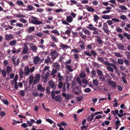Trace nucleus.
Listing matches in <instances>:
<instances>
[{"mask_svg": "<svg viewBox=\"0 0 130 130\" xmlns=\"http://www.w3.org/2000/svg\"><path fill=\"white\" fill-rule=\"evenodd\" d=\"M40 76L39 74L36 75L34 78L32 76H30L29 81V85H30L33 84L34 85L36 83H38L40 81Z\"/></svg>", "mask_w": 130, "mask_h": 130, "instance_id": "obj_1", "label": "nucleus"}, {"mask_svg": "<svg viewBox=\"0 0 130 130\" xmlns=\"http://www.w3.org/2000/svg\"><path fill=\"white\" fill-rule=\"evenodd\" d=\"M104 64L107 66V69L111 72L113 71V69H116V66L115 64L110 63L108 61H106Z\"/></svg>", "mask_w": 130, "mask_h": 130, "instance_id": "obj_2", "label": "nucleus"}, {"mask_svg": "<svg viewBox=\"0 0 130 130\" xmlns=\"http://www.w3.org/2000/svg\"><path fill=\"white\" fill-rule=\"evenodd\" d=\"M32 19L31 21V22L34 24H41L42 22L37 19V18L34 16H32Z\"/></svg>", "mask_w": 130, "mask_h": 130, "instance_id": "obj_3", "label": "nucleus"}, {"mask_svg": "<svg viewBox=\"0 0 130 130\" xmlns=\"http://www.w3.org/2000/svg\"><path fill=\"white\" fill-rule=\"evenodd\" d=\"M33 62L35 65L40 63L41 62H40L39 58L37 56L33 57Z\"/></svg>", "mask_w": 130, "mask_h": 130, "instance_id": "obj_4", "label": "nucleus"}, {"mask_svg": "<svg viewBox=\"0 0 130 130\" xmlns=\"http://www.w3.org/2000/svg\"><path fill=\"white\" fill-rule=\"evenodd\" d=\"M107 26V23H104L103 25V29L104 31L108 34L109 33V31L108 29Z\"/></svg>", "mask_w": 130, "mask_h": 130, "instance_id": "obj_5", "label": "nucleus"}, {"mask_svg": "<svg viewBox=\"0 0 130 130\" xmlns=\"http://www.w3.org/2000/svg\"><path fill=\"white\" fill-rule=\"evenodd\" d=\"M85 6L86 9L88 11L93 12L95 11L94 9L90 6H89L88 5H86Z\"/></svg>", "mask_w": 130, "mask_h": 130, "instance_id": "obj_6", "label": "nucleus"}, {"mask_svg": "<svg viewBox=\"0 0 130 130\" xmlns=\"http://www.w3.org/2000/svg\"><path fill=\"white\" fill-rule=\"evenodd\" d=\"M51 55L52 58L55 59L58 56V54L57 53L56 51H54L51 52Z\"/></svg>", "mask_w": 130, "mask_h": 130, "instance_id": "obj_7", "label": "nucleus"}, {"mask_svg": "<svg viewBox=\"0 0 130 130\" xmlns=\"http://www.w3.org/2000/svg\"><path fill=\"white\" fill-rule=\"evenodd\" d=\"M13 37V36L12 34H6L5 36L6 39L8 40H9L12 39Z\"/></svg>", "mask_w": 130, "mask_h": 130, "instance_id": "obj_8", "label": "nucleus"}, {"mask_svg": "<svg viewBox=\"0 0 130 130\" xmlns=\"http://www.w3.org/2000/svg\"><path fill=\"white\" fill-rule=\"evenodd\" d=\"M52 97V99H55L57 101L60 102L61 100V98L59 95H57L55 96V95H54L53 97Z\"/></svg>", "mask_w": 130, "mask_h": 130, "instance_id": "obj_9", "label": "nucleus"}, {"mask_svg": "<svg viewBox=\"0 0 130 130\" xmlns=\"http://www.w3.org/2000/svg\"><path fill=\"white\" fill-rule=\"evenodd\" d=\"M24 74L26 75H28L30 72L28 66H26L25 67L24 70Z\"/></svg>", "mask_w": 130, "mask_h": 130, "instance_id": "obj_10", "label": "nucleus"}, {"mask_svg": "<svg viewBox=\"0 0 130 130\" xmlns=\"http://www.w3.org/2000/svg\"><path fill=\"white\" fill-rule=\"evenodd\" d=\"M49 85L50 87L53 89L55 88L56 87V85L52 81L49 82Z\"/></svg>", "mask_w": 130, "mask_h": 130, "instance_id": "obj_11", "label": "nucleus"}, {"mask_svg": "<svg viewBox=\"0 0 130 130\" xmlns=\"http://www.w3.org/2000/svg\"><path fill=\"white\" fill-rule=\"evenodd\" d=\"M73 18L71 15L67 16L66 18V21L68 23H71L73 21Z\"/></svg>", "mask_w": 130, "mask_h": 130, "instance_id": "obj_12", "label": "nucleus"}, {"mask_svg": "<svg viewBox=\"0 0 130 130\" xmlns=\"http://www.w3.org/2000/svg\"><path fill=\"white\" fill-rule=\"evenodd\" d=\"M37 89L39 91L43 92L45 90V88L43 87L41 84H39L37 86Z\"/></svg>", "mask_w": 130, "mask_h": 130, "instance_id": "obj_13", "label": "nucleus"}, {"mask_svg": "<svg viewBox=\"0 0 130 130\" xmlns=\"http://www.w3.org/2000/svg\"><path fill=\"white\" fill-rule=\"evenodd\" d=\"M87 28L90 30H96L97 29L96 28L94 27L93 25L91 24H89L88 27Z\"/></svg>", "mask_w": 130, "mask_h": 130, "instance_id": "obj_14", "label": "nucleus"}, {"mask_svg": "<svg viewBox=\"0 0 130 130\" xmlns=\"http://www.w3.org/2000/svg\"><path fill=\"white\" fill-rule=\"evenodd\" d=\"M28 51V47L27 45H25V47L22 52V53L24 54H26L27 52Z\"/></svg>", "mask_w": 130, "mask_h": 130, "instance_id": "obj_15", "label": "nucleus"}, {"mask_svg": "<svg viewBox=\"0 0 130 130\" xmlns=\"http://www.w3.org/2000/svg\"><path fill=\"white\" fill-rule=\"evenodd\" d=\"M27 9H25L26 10L31 11L34 10L35 8L32 6L31 5H28L27 6Z\"/></svg>", "mask_w": 130, "mask_h": 130, "instance_id": "obj_16", "label": "nucleus"}, {"mask_svg": "<svg viewBox=\"0 0 130 130\" xmlns=\"http://www.w3.org/2000/svg\"><path fill=\"white\" fill-rule=\"evenodd\" d=\"M60 46L61 47L63 50H64L69 47V46L64 44H61L60 45Z\"/></svg>", "mask_w": 130, "mask_h": 130, "instance_id": "obj_17", "label": "nucleus"}, {"mask_svg": "<svg viewBox=\"0 0 130 130\" xmlns=\"http://www.w3.org/2000/svg\"><path fill=\"white\" fill-rule=\"evenodd\" d=\"M117 46L118 48L120 50H122L123 51L125 50L123 49L124 46L123 44H118L117 45Z\"/></svg>", "mask_w": 130, "mask_h": 130, "instance_id": "obj_18", "label": "nucleus"}, {"mask_svg": "<svg viewBox=\"0 0 130 130\" xmlns=\"http://www.w3.org/2000/svg\"><path fill=\"white\" fill-rule=\"evenodd\" d=\"M94 116V115H93V113H91L90 115V117L89 116H88L87 120L88 121H91L93 119Z\"/></svg>", "mask_w": 130, "mask_h": 130, "instance_id": "obj_19", "label": "nucleus"}, {"mask_svg": "<svg viewBox=\"0 0 130 130\" xmlns=\"http://www.w3.org/2000/svg\"><path fill=\"white\" fill-rule=\"evenodd\" d=\"M57 72V70L56 69H54L52 70V72L51 73V75L52 76L53 78L55 77V74Z\"/></svg>", "mask_w": 130, "mask_h": 130, "instance_id": "obj_20", "label": "nucleus"}, {"mask_svg": "<svg viewBox=\"0 0 130 130\" xmlns=\"http://www.w3.org/2000/svg\"><path fill=\"white\" fill-rule=\"evenodd\" d=\"M95 37L96 38H97V40L99 44H101L102 43V41L99 36H95Z\"/></svg>", "mask_w": 130, "mask_h": 130, "instance_id": "obj_21", "label": "nucleus"}, {"mask_svg": "<svg viewBox=\"0 0 130 130\" xmlns=\"http://www.w3.org/2000/svg\"><path fill=\"white\" fill-rule=\"evenodd\" d=\"M122 73V79L123 80V81L125 83H127V81L125 78V77H126V75L125 74H124V73Z\"/></svg>", "mask_w": 130, "mask_h": 130, "instance_id": "obj_22", "label": "nucleus"}, {"mask_svg": "<svg viewBox=\"0 0 130 130\" xmlns=\"http://www.w3.org/2000/svg\"><path fill=\"white\" fill-rule=\"evenodd\" d=\"M35 29V28L34 27H31L28 28L27 31L31 33L33 31H34Z\"/></svg>", "mask_w": 130, "mask_h": 130, "instance_id": "obj_23", "label": "nucleus"}, {"mask_svg": "<svg viewBox=\"0 0 130 130\" xmlns=\"http://www.w3.org/2000/svg\"><path fill=\"white\" fill-rule=\"evenodd\" d=\"M33 38V37L32 35H29L27 36L26 38L25 39L27 40H31Z\"/></svg>", "mask_w": 130, "mask_h": 130, "instance_id": "obj_24", "label": "nucleus"}, {"mask_svg": "<svg viewBox=\"0 0 130 130\" xmlns=\"http://www.w3.org/2000/svg\"><path fill=\"white\" fill-rule=\"evenodd\" d=\"M99 19V17L98 15H95L93 16V20L94 22H95L96 23Z\"/></svg>", "mask_w": 130, "mask_h": 130, "instance_id": "obj_25", "label": "nucleus"}, {"mask_svg": "<svg viewBox=\"0 0 130 130\" xmlns=\"http://www.w3.org/2000/svg\"><path fill=\"white\" fill-rule=\"evenodd\" d=\"M53 66L54 68L58 70L60 68L59 65L57 63H54L53 64Z\"/></svg>", "mask_w": 130, "mask_h": 130, "instance_id": "obj_26", "label": "nucleus"}, {"mask_svg": "<svg viewBox=\"0 0 130 130\" xmlns=\"http://www.w3.org/2000/svg\"><path fill=\"white\" fill-rule=\"evenodd\" d=\"M60 92V91H52L51 92V95L52 97H53V96L55 95V94H58Z\"/></svg>", "mask_w": 130, "mask_h": 130, "instance_id": "obj_27", "label": "nucleus"}, {"mask_svg": "<svg viewBox=\"0 0 130 130\" xmlns=\"http://www.w3.org/2000/svg\"><path fill=\"white\" fill-rule=\"evenodd\" d=\"M30 47L31 50H33L34 52H36L37 50V48L33 44H31L30 45Z\"/></svg>", "mask_w": 130, "mask_h": 130, "instance_id": "obj_28", "label": "nucleus"}, {"mask_svg": "<svg viewBox=\"0 0 130 130\" xmlns=\"http://www.w3.org/2000/svg\"><path fill=\"white\" fill-rule=\"evenodd\" d=\"M102 18L104 19H109L111 18L110 16L109 15H104L102 16Z\"/></svg>", "mask_w": 130, "mask_h": 130, "instance_id": "obj_29", "label": "nucleus"}, {"mask_svg": "<svg viewBox=\"0 0 130 130\" xmlns=\"http://www.w3.org/2000/svg\"><path fill=\"white\" fill-rule=\"evenodd\" d=\"M50 36L52 39L53 41L56 42H58V39L56 37H55L54 36L52 35H51Z\"/></svg>", "mask_w": 130, "mask_h": 130, "instance_id": "obj_30", "label": "nucleus"}, {"mask_svg": "<svg viewBox=\"0 0 130 130\" xmlns=\"http://www.w3.org/2000/svg\"><path fill=\"white\" fill-rule=\"evenodd\" d=\"M119 7L123 10H126L127 9V7L124 5H119Z\"/></svg>", "mask_w": 130, "mask_h": 130, "instance_id": "obj_31", "label": "nucleus"}, {"mask_svg": "<svg viewBox=\"0 0 130 130\" xmlns=\"http://www.w3.org/2000/svg\"><path fill=\"white\" fill-rule=\"evenodd\" d=\"M108 84L113 87H115L116 86V84L113 82L111 81H109L108 82Z\"/></svg>", "mask_w": 130, "mask_h": 130, "instance_id": "obj_32", "label": "nucleus"}, {"mask_svg": "<svg viewBox=\"0 0 130 130\" xmlns=\"http://www.w3.org/2000/svg\"><path fill=\"white\" fill-rule=\"evenodd\" d=\"M62 95L63 96L65 97L66 99L67 100H69L70 99V96L69 95H67L65 93H62Z\"/></svg>", "mask_w": 130, "mask_h": 130, "instance_id": "obj_33", "label": "nucleus"}, {"mask_svg": "<svg viewBox=\"0 0 130 130\" xmlns=\"http://www.w3.org/2000/svg\"><path fill=\"white\" fill-rule=\"evenodd\" d=\"M68 29L65 32V33L68 35H70V33L71 30V28L69 27H68Z\"/></svg>", "mask_w": 130, "mask_h": 130, "instance_id": "obj_34", "label": "nucleus"}, {"mask_svg": "<svg viewBox=\"0 0 130 130\" xmlns=\"http://www.w3.org/2000/svg\"><path fill=\"white\" fill-rule=\"evenodd\" d=\"M80 77L81 78H84L85 77L86 74L84 72H82L79 74Z\"/></svg>", "mask_w": 130, "mask_h": 130, "instance_id": "obj_35", "label": "nucleus"}, {"mask_svg": "<svg viewBox=\"0 0 130 130\" xmlns=\"http://www.w3.org/2000/svg\"><path fill=\"white\" fill-rule=\"evenodd\" d=\"M98 60L102 62L103 64H104V62H106L104 61L103 58L102 57H98Z\"/></svg>", "mask_w": 130, "mask_h": 130, "instance_id": "obj_36", "label": "nucleus"}, {"mask_svg": "<svg viewBox=\"0 0 130 130\" xmlns=\"http://www.w3.org/2000/svg\"><path fill=\"white\" fill-rule=\"evenodd\" d=\"M57 76L59 80H61L62 79L63 77L61 75L60 73H58Z\"/></svg>", "mask_w": 130, "mask_h": 130, "instance_id": "obj_37", "label": "nucleus"}, {"mask_svg": "<svg viewBox=\"0 0 130 130\" xmlns=\"http://www.w3.org/2000/svg\"><path fill=\"white\" fill-rule=\"evenodd\" d=\"M16 42L15 40L11 41L9 43L10 45L11 46H13L16 43Z\"/></svg>", "mask_w": 130, "mask_h": 130, "instance_id": "obj_38", "label": "nucleus"}, {"mask_svg": "<svg viewBox=\"0 0 130 130\" xmlns=\"http://www.w3.org/2000/svg\"><path fill=\"white\" fill-rule=\"evenodd\" d=\"M120 18L123 20H126L127 19L126 16L122 14L120 16Z\"/></svg>", "mask_w": 130, "mask_h": 130, "instance_id": "obj_39", "label": "nucleus"}, {"mask_svg": "<svg viewBox=\"0 0 130 130\" xmlns=\"http://www.w3.org/2000/svg\"><path fill=\"white\" fill-rule=\"evenodd\" d=\"M114 55L118 57H121L122 55L121 54L118 52H115L114 53Z\"/></svg>", "mask_w": 130, "mask_h": 130, "instance_id": "obj_40", "label": "nucleus"}, {"mask_svg": "<svg viewBox=\"0 0 130 130\" xmlns=\"http://www.w3.org/2000/svg\"><path fill=\"white\" fill-rule=\"evenodd\" d=\"M81 3L82 4H87L88 3V0H80Z\"/></svg>", "mask_w": 130, "mask_h": 130, "instance_id": "obj_41", "label": "nucleus"}, {"mask_svg": "<svg viewBox=\"0 0 130 130\" xmlns=\"http://www.w3.org/2000/svg\"><path fill=\"white\" fill-rule=\"evenodd\" d=\"M44 61L46 63H48L51 61V59L50 57H48L47 58L45 59Z\"/></svg>", "mask_w": 130, "mask_h": 130, "instance_id": "obj_42", "label": "nucleus"}, {"mask_svg": "<svg viewBox=\"0 0 130 130\" xmlns=\"http://www.w3.org/2000/svg\"><path fill=\"white\" fill-rule=\"evenodd\" d=\"M118 109H116L115 110V111H112L111 112L113 114L114 116H116V114H117L119 113H118Z\"/></svg>", "mask_w": 130, "mask_h": 130, "instance_id": "obj_43", "label": "nucleus"}, {"mask_svg": "<svg viewBox=\"0 0 130 130\" xmlns=\"http://www.w3.org/2000/svg\"><path fill=\"white\" fill-rule=\"evenodd\" d=\"M112 21L115 22H119L120 21V20L117 18H113L112 19Z\"/></svg>", "mask_w": 130, "mask_h": 130, "instance_id": "obj_44", "label": "nucleus"}, {"mask_svg": "<svg viewBox=\"0 0 130 130\" xmlns=\"http://www.w3.org/2000/svg\"><path fill=\"white\" fill-rule=\"evenodd\" d=\"M79 34L83 39H85L86 38V37L81 32L79 31Z\"/></svg>", "mask_w": 130, "mask_h": 130, "instance_id": "obj_45", "label": "nucleus"}, {"mask_svg": "<svg viewBox=\"0 0 130 130\" xmlns=\"http://www.w3.org/2000/svg\"><path fill=\"white\" fill-rule=\"evenodd\" d=\"M6 70L7 71L8 73H10L11 72L12 70L11 67L8 66H7V67Z\"/></svg>", "mask_w": 130, "mask_h": 130, "instance_id": "obj_46", "label": "nucleus"}, {"mask_svg": "<svg viewBox=\"0 0 130 130\" xmlns=\"http://www.w3.org/2000/svg\"><path fill=\"white\" fill-rule=\"evenodd\" d=\"M118 63L120 64H121L123 63V61L121 59H119L118 60Z\"/></svg>", "mask_w": 130, "mask_h": 130, "instance_id": "obj_47", "label": "nucleus"}, {"mask_svg": "<svg viewBox=\"0 0 130 130\" xmlns=\"http://www.w3.org/2000/svg\"><path fill=\"white\" fill-rule=\"evenodd\" d=\"M124 36L126 37V38L128 39H130V34H128L126 33H124Z\"/></svg>", "mask_w": 130, "mask_h": 130, "instance_id": "obj_48", "label": "nucleus"}, {"mask_svg": "<svg viewBox=\"0 0 130 130\" xmlns=\"http://www.w3.org/2000/svg\"><path fill=\"white\" fill-rule=\"evenodd\" d=\"M92 4L94 6H96L98 5V2L96 0H93L92 2Z\"/></svg>", "mask_w": 130, "mask_h": 130, "instance_id": "obj_49", "label": "nucleus"}, {"mask_svg": "<svg viewBox=\"0 0 130 130\" xmlns=\"http://www.w3.org/2000/svg\"><path fill=\"white\" fill-rule=\"evenodd\" d=\"M76 80L78 83L81 86L82 84V83L80 79L78 77H77L76 78Z\"/></svg>", "mask_w": 130, "mask_h": 130, "instance_id": "obj_50", "label": "nucleus"}, {"mask_svg": "<svg viewBox=\"0 0 130 130\" xmlns=\"http://www.w3.org/2000/svg\"><path fill=\"white\" fill-rule=\"evenodd\" d=\"M99 78L101 81H104L105 80V78L103 75L99 76Z\"/></svg>", "mask_w": 130, "mask_h": 130, "instance_id": "obj_51", "label": "nucleus"}, {"mask_svg": "<svg viewBox=\"0 0 130 130\" xmlns=\"http://www.w3.org/2000/svg\"><path fill=\"white\" fill-rule=\"evenodd\" d=\"M97 73L99 75V76L103 75L102 74V71L99 70H97Z\"/></svg>", "mask_w": 130, "mask_h": 130, "instance_id": "obj_52", "label": "nucleus"}, {"mask_svg": "<svg viewBox=\"0 0 130 130\" xmlns=\"http://www.w3.org/2000/svg\"><path fill=\"white\" fill-rule=\"evenodd\" d=\"M46 121L51 124H52L54 122L53 120L49 119H46Z\"/></svg>", "mask_w": 130, "mask_h": 130, "instance_id": "obj_53", "label": "nucleus"}, {"mask_svg": "<svg viewBox=\"0 0 130 130\" xmlns=\"http://www.w3.org/2000/svg\"><path fill=\"white\" fill-rule=\"evenodd\" d=\"M66 67L67 68L68 70L70 72H72L73 71V70L72 69L71 66L67 65Z\"/></svg>", "mask_w": 130, "mask_h": 130, "instance_id": "obj_54", "label": "nucleus"}, {"mask_svg": "<svg viewBox=\"0 0 130 130\" xmlns=\"http://www.w3.org/2000/svg\"><path fill=\"white\" fill-rule=\"evenodd\" d=\"M83 83L85 84H88V81L85 79H83L82 80Z\"/></svg>", "mask_w": 130, "mask_h": 130, "instance_id": "obj_55", "label": "nucleus"}, {"mask_svg": "<svg viewBox=\"0 0 130 130\" xmlns=\"http://www.w3.org/2000/svg\"><path fill=\"white\" fill-rule=\"evenodd\" d=\"M27 124L29 126H32V123L29 121H27Z\"/></svg>", "mask_w": 130, "mask_h": 130, "instance_id": "obj_56", "label": "nucleus"}, {"mask_svg": "<svg viewBox=\"0 0 130 130\" xmlns=\"http://www.w3.org/2000/svg\"><path fill=\"white\" fill-rule=\"evenodd\" d=\"M49 68L50 67L48 66H46L44 69V70L42 71V73H44V74L45 71L49 69Z\"/></svg>", "mask_w": 130, "mask_h": 130, "instance_id": "obj_57", "label": "nucleus"}, {"mask_svg": "<svg viewBox=\"0 0 130 130\" xmlns=\"http://www.w3.org/2000/svg\"><path fill=\"white\" fill-rule=\"evenodd\" d=\"M52 32L53 33L56 34L58 35H59L60 34L59 33L58 31L56 29L52 31Z\"/></svg>", "mask_w": 130, "mask_h": 130, "instance_id": "obj_58", "label": "nucleus"}, {"mask_svg": "<svg viewBox=\"0 0 130 130\" xmlns=\"http://www.w3.org/2000/svg\"><path fill=\"white\" fill-rule=\"evenodd\" d=\"M127 56V58L129 57L130 56V53L128 52H125L124 53Z\"/></svg>", "mask_w": 130, "mask_h": 130, "instance_id": "obj_59", "label": "nucleus"}, {"mask_svg": "<svg viewBox=\"0 0 130 130\" xmlns=\"http://www.w3.org/2000/svg\"><path fill=\"white\" fill-rule=\"evenodd\" d=\"M91 73L92 75V77H95L96 75V72L93 70H92L91 71Z\"/></svg>", "mask_w": 130, "mask_h": 130, "instance_id": "obj_60", "label": "nucleus"}, {"mask_svg": "<svg viewBox=\"0 0 130 130\" xmlns=\"http://www.w3.org/2000/svg\"><path fill=\"white\" fill-rule=\"evenodd\" d=\"M84 54L87 56H91V54L89 51H85L84 52Z\"/></svg>", "mask_w": 130, "mask_h": 130, "instance_id": "obj_61", "label": "nucleus"}, {"mask_svg": "<svg viewBox=\"0 0 130 130\" xmlns=\"http://www.w3.org/2000/svg\"><path fill=\"white\" fill-rule=\"evenodd\" d=\"M35 69V67L34 66H33L32 67L29 69L30 72L31 73H32L34 70Z\"/></svg>", "mask_w": 130, "mask_h": 130, "instance_id": "obj_62", "label": "nucleus"}, {"mask_svg": "<svg viewBox=\"0 0 130 130\" xmlns=\"http://www.w3.org/2000/svg\"><path fill=\"white\" fill-rule=\"evenodd\" d=\"M62 86L63 83L62 82H60L58 85V87L60 89H61L62 88Z\"/></svg>", "mask_w": 130, "mask_h": 130, "instance_id": "obj_63", "label": "nucleus"}, {"mask_svg": "<svg viewBox=\"0 0 130 130\" xmlns=\"http://www.w3.org/2000/svg\"><path fill=\"white\" fill-rule=\"evenodd\" d=\"M84 32L86 34L89 35L90 34V32L89 30L87 29H86L85 30H84Z\"/></svg>", "mask_w": 130, "mask_h": 130, "instance_id": "obj_64", "label": "nucleus"}]
</instances>
